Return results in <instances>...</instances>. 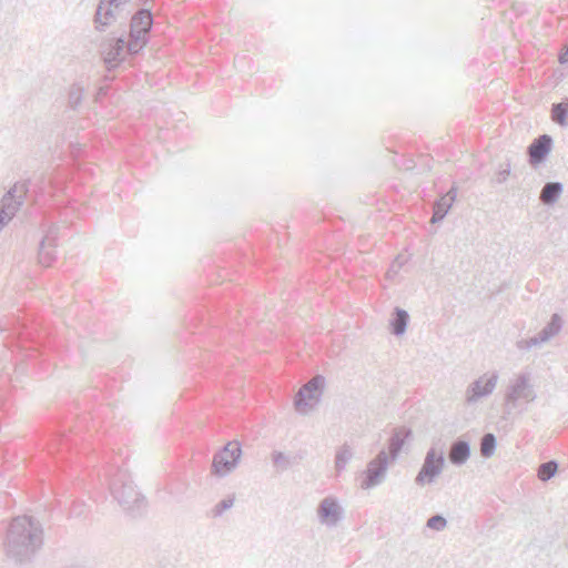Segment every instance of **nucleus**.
<instances>
[{
	"instance_id": "nucleus-1",
	"label": "nucleus",
	"mask_w": 568,
	"mask_h": 568,
	"mask_svg": "<svg viewBox=\"0 0 568 568\" xmlns=\"http://www.w3.org/2000/svg\"><path fill=\"white\" fill-rule=\"evenodd\" d=\"M43 546V527L34 517L13 518L4 539V552L16 565L30 564Z\"/></svg>"
},
{
	"instance_id": "nucleus-2",
	"label": "nucleus",
	"mask_w": 568,
	"mask_h": 568,
	"mask_svg": "<svg viewBox=\"0 0 568 568\" xmlns=\"http://www.w3.org/2000/svg\"><path fill=\"white\" fill-rule=\"evenodd\" d=\"M111 494L123 510L136 516L145 506L144 497L136 490L131 476L119 470L110 484Z\"/></svg>"
},
{
	"instance_id": "nucleus-3",
	"label": "nucleus",
	"mask_w": 568,
	"mask_h": 568,
	"mask_svg": "<svg viewBox=\"0 0 568 568\" xmlns=\"http://www.w3.org/2000/svg\"><path fill=\"white\" fill-rule=\"evenodd\" d=\"M153 24V16L150 9H140L131 19L130 39L128 41V52L130 54L139 53L148 41V33Z\"/></svg>"
},
{
	"instance_id": "nucleus-4",
	"label": "nucleus",
	"mask_w": 568,
	"mask_h": 568,
	"mask_svg": "<svg viewBox=\"0 0 568 568\" xmlns=\"http://www.w3.org/2000/svg\"><path fill=\"white\" fill-rule=\"evenodd\" d=\"M325 378L316 375L303 385L294 398V406L298 414L307 415L317 406L323 395Z\"/></svg>"
},
{
	"instance_id": "nucleus-5",
	"label": "nucleus",
	"mask_w": 568,
	"mask_h": 568,
	"mask_svg": "<svg viewBox=\"0 0 568 568\" xmlns=\"http://www.w3.org/2000/svg\"><path fill=\"white\" fill-rule=\"evenodd\" d=\"M242 448L239 442H229L221 450L214 454L211 473L217 477H224L232 473L239 465Z\"/></svg>"
},
{
	"instance_id": "nucleus-6",
	"label": "nucleus",
	"mask_w": 568,
	"mask_h": 568,
	"mask_svg": "<svg viewBox=\"0 0 568 568\" xmlns=\"http://www.w3.org/2000/svg\"><path fill=\"white\" fill-rule=\"evenodd\" d=\"M390 463L387 452L382 449L376 457L367 464V468L363 473L364 478L361 481V488L371 489L381 485L385 480Z\"/></svg>"
},
{
	"instance_id": "nucleus-7",
	"label": "nucleus",
	"mask_w": 568,
	"mask_h": 568,
	"mask_svg": "<svg viewBox=\"0 0 568 568\" xmlns=\"http://www.w3.org/2000/svg\"><path fill=\"white\" fill-rule=\"evenodd\" d=\"M444 465V453L437 452L435 448L428 449L422 468L415 478V483L419 486L434 483V480L442 474Z\"/></svg>"
},
{
	"instance_id": "nucleus-8",
	"label": "nucleus",
	"mask_w": 568,
	"mask_h": 568,
	"mask_svg": "<svg viewBox=\"0 0 568 568\" xmlns=\"http://www.w3.org/2000/svg\"><path fill=\"white\" fill-rule=\"evenodd\" d=\"M29 191V181L16 183L2 197L0 202V213L4 222L9 223L16 215L23 199Z\"/></svg>"
},
{
	"instance_id": "nucleus-9",
	"label": "nucleus",
	"mask_w": 568,
	"mask_h": 568,
	"mask_svg": "<svg viewBox=\"0 0 568 568\" xmlns=\"http://www.w3.org/2000/svg\"><path fill=\"white\" fill-rule=\"evenodd\" d=\"M498 373L484 374L479 378L471 382L465 392V402L467 405L476 404L484 397L489 396L496 388L498 382Z\"/></svg>"
},
{
	"instance_id": "nucleus-10",
	"label": "nucleus",
	"mask_w": 568,
	"mask_h": 568,
	"mask_svg": "<svg viewBox=\"0 0 568 568\" xmlns=\"http://www.w3.org/2000/svg\"><path fill=\"white\" fill-rule=\"evenodd\" d=\"M529 381L530 376L527 373H521L517 376L506 393L505 399L507 405H511V408H514L520 399L529 403L536 398V393Z\"/></svg>"
},
{
	"instance_id": "nucleus-11",
	"label": "nucleus",
	"mask_w": 568,
	"mask_h": 568,
	"mask_svg": "<svg viewBox=\"0 0 568 568\" xmlns=\"http://www.w3.org/2000/svg\"><path fill=\"white\" fill-rule=\"evenodd\" d=\"M125 3L126 0H100L94 14L95 29L104 31L114 23L121 12V6Z\"/></svg>"
},
{
	"instance_id": "nucleus-12",
	"label": "nucleus",
	"mask_w": 568,
	"mask_h": 568,
	"mask_svg": "<svg viewBox=\"0 0 568 568\" xmlns=\"http://www.w3.org/2000/svg\"><path fill=\"white\" fill-rule=\"evenodd\" d=\"M343 514L344 510L335 497L327 496L318 504V519L327 527H335L342 520Z\"/></svg>"
},
{
	"instance_id": "nucleus-13",
	"label": "nucleus",
	"mask_w": 568,
	"mask_h": 568,
	"mask_svg": "<svg viewBox=\"0 0 568 568\" xmlns=\"http://www.w3.org/2000/svg\"><path fill=\"white\" fill-rule=\"evenodd\" d=\"M128 42L123 38L111 39L102 45V58L108 70L114 69L123 59Z\"/></svg>"
},
{
	"instance_id": "nucleus-14",
	"label": "nucleus",
	"mask_w": 568,
	"mask_h": 568,
	"mask_svg": "<svg viewBox=\"0 0 568 568\" xmlns=\"http://www.w3.org/2000/svg\"><path fill=\"white\" fill-rule=\"evenodd\" d=\"M552 148V138L548 134H542L535 139L527 149L529 163L536 168L544 163Z\"/></svg>"
},
{
	"instance_id": "nucleus-15",
	"label": "nucleus",
	"mask_w": 568,
	"mask_h": 568,
	"mask_svg": "<svg viewBox=\"0 0 568 568\" xmlns=\"http://www.w3.org/2000/svg\"><path fill=\"white\" fill-rule=\"evenodd\" d=\"M59 236V226L52 225L40 242L38 258L43 266H50L55 258L54 247Z\"/></svg>"
},
{
	"instance_id": "nucleus-16",
	"label": "nucleus",
	"mask_w": 568,
	"mask_h": 568,
	"mask_svg": "<svg viewBox=\"0 0 568 568\" xmlns=\"http://www.w3.org/2000/svg\"><path fill=\"white\" fill-rule=\"evenodd\" d=\"M456 196L457 189L453 186L446 194H444L439 200L435 202L433 207V216L430 219L433 224L440 222L446 216L454 201L456 200Z\"/></svg>"
},
{
	"instance_id": "nucleus-17",
	"label": "nucleus",
	"mask_w": 568,
	"mask_h": 568,
	"mask_svg": "<svg viewBox=\"0 0 568 568\" xmlns=\"http://www.w3.org/2000/svg\"><path fill=\"white\" fill-rule=\"evenodd\" d=\"M470 457V444L468 440L459 437L450 445L448 459L455 466L464 465Z\"/></svg>"
},
{
	"instance_id": "nucleus-18",
	"label": "nucleus",
	"mask_w": 568,
	"mask_h": 568,
	"mask_svg": "<svg viewBox=\"0 0 568 568\" xmlns=\"http://www.w3.org/2000/svg\"><path fill=\"white\" fill-rule=\"evenodd\" d=\"M410 435V430L405 427L395 428L388 440V457L395 462L400 454L405 439Z\"/></svg>"
},
{
	"instance_id": "nucleus-19",
	"label": "nucleus",
	"mask_w": 568,
	"mask_h": 568,
	"mask_svg": "<svg viewBox=\"0 0 568 568\" xmlns=\"http://www.w3.org/2000/svg\"><path fill=\"white\" fill-rule=\"evenodd\" d=\"M564 326V320L558 313H554L550 317V321L546 324V326L538 333L536 336L538 337L540 344L548 343L551 338L557 336Z\"/></svg>"
},
{
	"instance_id": "nucleus-20",
	"label": "nucleus",
	"mask_w": 568,
	"mask_h": 568,
	"mask_svg": "<svg viewBox=\"0 0 568 568\" xmlns=\"http://www.w3.org/2000/svg\"><path fill=\"white\" fill-rule=\"evenodd\" d=\"M408 322V313L403 308L396 307L389 321L390 332L395 336H402L406 332Z\"/></svg>"
},
{
	"instance_id": "nucleus-21",
	"label": "nucleus",
	"mask_w": 568,
	"mask_h": 568,
	"mask_svg": "<svg viewBox=\"0 0 568 568\" xmlns=\"http://www.w3.org/2000/svg\"><path fill=\"white\" fill-rule=\"evenodd\" d=\"M561 193L562 184L560 182H547L540 191L539 200L545 205H552L558 201Z\"/></svg>"
},
{
	"instance_id": "nucleus-22",
	"label": "nucleus",
	"mask_w": 568,
	"mask_h": 568,
	"mask_svg": "<svg viewBox=\"0 0 568 568\" xmlns=\"http://www.w3.org/2000/svg\"><path fill=\"white\" fill-rule=\"evenodd\" d=\"M551 120L560 126L568 125V98L551 106Z\"/></svg>"
},
{
	"instance_id": "nucleus-23",
	"label": "nucleus",
	"mask_w": 568,
	"mask_h": 568,
	"mask_svg": "<svg viewBox=\"0 0 568 568\" xmlns=\"http://www.w3.org/2000/svg\"><path fill=\"white\" fill-rule=\"evenodd\" d=\"M272 462L276 470L280 473L287 470L296 463L294 457L277 450L272 453Z\"/></svg>"
},
{
	"instance_id": "nucleus-24",
	"label": "nucleus",
	"mask_w": 568,
	"mask_h": 568,
	"mask_svg": "<svg viewBox=\"0 0 568 568\" xmlns=\"http://www.w3.org/2000/svg\"><path fill=\"white\" fill-rule=\"evenodd\" d=\"M353 458V450L349 445L344 444L338 448L335 455V468L338 473L345 469L348 462Z\"/></svg>"
},
{
	"instance_id": "nucleus-25",
	"label": "nucleus",
	"mask_w": 568,
	"mask_h": 568,
	"mask_svg": "<svg viewBox=\"0 0 568 568\" xmlns=\"http://www.w3.org/2000/svg\"><path fill=\"white\" fill-rule=\"evenodd\" d=\"M497 447L496 436L491 433L485 434L480 438V455L484 458H489L495 454Z\"/></svg>"
},
{
	"instance_id": "nucleus-26",
	"label": "nucleus",
	"mask_w": 568,
	"mask_h": 568,
	"mask_svg": "<svg viewBox=\"0 0 568 568\" xmlns=\"http://www.w3.org/2000/svg\"><path fill=\"white\" fill-rule=\"evenodd\" d=\"M558 470V464L556 460H549L546 463H542L538 467V478L541 481H547L551 479Z\"/></svg>"
},
{
	"instance_id": "nucleus-27",
	"label": "nucleus",
	"mask_w": 568,
	"mask_h": 568,
	"mask_svg": "<svg viewBox=\"0 0 568 568\" xmlns=\"http://www.w3.org/2000/svg\"><path fill=\"white\" fill-rule=\"evenodd\" d=\"M83 98V88L79 84H72L68 93V104L72 110H77Z\"/></svg>"
},
{
	"instance_id": "nucleus-28",
	"label": "nucleus",
	"mask_w": 568,
	"mask_h": 568,
	"mask_svg": "<svg viewBox=\"0 0 568 568\" xmlns=\"http://www.w3.org/2000/svg\"><path fill=\"white\" fill-rule=\"evenodd\" d=\"M426 526L429 529L442 531L447 526V520L442 515H434L427 519Z\"/></svg>"
},
{
	"instance_id": "nucleus-29",
	"label": "nucleus",
	"mask_w": 568,
	"mask_h": 568,
	"mask_svg": "<svg viewBox=\"0 0 568 568\" xmlns=\"http://www.w3.org/2000/svg\"><path fill=\"white\" fill-rule=\"evenodd\" d=\"M234 504V497H229L219 501L212 509L213 517H220L224 511L230 509Z\"/></svg>"
},
{
	"instance_id": "nucleus-30",
	"label": "nucleus",
	"mask_w": 568,
	"mask_h": 568,
	"mask_svg": "<svg viewBox=\"0 0 568 568\" xmlns=\"http://www.w3.org/2000/svg\"><path fill=\"white\" fill-rule=\"evenodd\" d=\"M407 263V257L405 255H397L395 257V260L393 261L388 272H387V276L389 278H392L393 276H395L399 270Z\"/></svg>"
},
{
	"instance_id": "nucleus-31",
	"label": "nucleus",
	"mask_w": 568,
	"mask_h": 568,
	"mask_svg": "<svg viewBox=\"0 0 568 568\" xmlns=\"http://www.w3.org/2000/svg\"><path fill=\"white\" fill-rule=\"evenodd\" d=\"M540 342L538 337L535 335L530 338L520 339L516 343V346L518 349L526 351L530 349L531 347L540 346Z\"/></svg>"
},
{
	"instance_id": "nucleus-32",
	"label": "nucleus",
	"mask_w": 568,
	"mask_h": 568,
	"mask_svg": "<svg viewBox=\"0 0 568 568\" xmlns=\"http://www.w3.org/2000/svg\"><path fill=\"white\" fill-rule=\"evenodd\" d=\"M510 174V163L508 162L505 169H500L496 175V182L501 184L506 182Z\"/></svg>"
},
{
	"instance_id": "nucleus-33",
	"label": "nucleus",
	"mask_w": 568,
	"mask_h": 568,
	"mask_svg": "<svg viewBox=\"0 0 568 568\" xmlns=\"http://www.w3.org/2000/svg\"><path fill=\"white\" fill-rule=\"evenodd\" d=\"M64 447H69V439L64 438V436H60L57 439H54V443L50 447V452L52 453L54 448L61 450Z\"/></svg>"
},
{
	"instance_id": "nucleus-34",
	"label": "nucleus",
	"mask_w": 568,
	"mask_h": 568,
	"mask_svg": "<svg viewBox=\"0 0 568 568\" xmlns=\"http://www.w3.org/2000/svg\"><path fill=\"white\" fill-rule=\"evenodd\" d=\"M559 62L561 64L568 63V44L564 48L562 52L559 54Z\"/></svg>"
}]
</instances>
